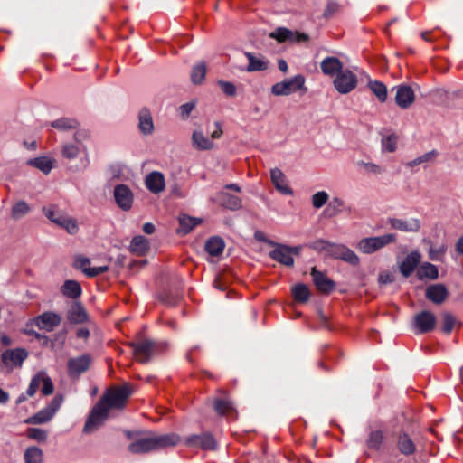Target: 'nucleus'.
I'll return each mask as SVG.
<instances>
[{"instance_id":"nucleus-1","label":"nucleus","mask_w":463,"mask_h":463,"mask_svg":"<svg viewBox=\"0 0 463 463\" xmlns=\"http://www.w3.org/2000/svg\"><path fill=\"white\" fill-rule=\"evenodd\" d=\"M181 441L175 433L155 434L140 438L128 445V451L133 454H146L176 446Z\"/></svg>"},{"instance_id":"nucleus-2","label":"nucleus","mask_w":463,"mask_h":463,"mask_svg":"<svg viewBox=\"0 0 463 463\" xmlns=\"http://www.w3.org/2000/svg\"><path fill=\"white\" fill-rule=\"evenodd\" d=\"M133 390L131 386L128 383H125L123 385L107 390L99 402L102 403V405H104L108 411L110 409L122 410L125 408L127 402Z\"/></svg>"},{"instance_id":"nucleus-3","label":"nucleus","mask_w":463,"mask_h":463,"mask_svg":"<svg viewBox=\"0 0 463 463\" xmlns=\"http://www.w3.org/2000/svg\"><path fill=\"white\" fill-rule=\"evenodd\" d=\"M322 252L326 256L341 259L353 265L359 262L357 255L347 247L320 240V253Z\"/></svg>"},{"instance_id":"nucleus-4","label":"nucleus","mask_w":463,"mask_h":463,"mask_svg":"<svg viewBox=\"0 0 463 463\" xmlns=\"http://www.w3.org/2000/svg\"><path fill=\"white\" fill-rule=\"evenodd\" d=\"M393 449L404 457H411L417 452V443L412 435L400 430L392 434Z\"/></svg>"},{"instance_id":"nucleus-5","label":"nucleus","mask_w":463,"mask_h":463,"mask_svg":"<svg viewBox=\"0 0 463 463\" xmlns=\"http://www.w3.org/2000/svg\"><path fill=\"white\" fill-rule=\"evenodd\" d=\"M396 235L395 234H384L378 237H368L362 239L358 243L356 248L363 253L372 254L383 247L395 242Z\"/></svg>"},{"instance_id":"nucleus-6","label":"nucleus","mask_w":463,"mask_h":463,"mask_svg":"<svg viewBox=\"0 0 463 463\" xmlns=\"http://www.w3.org/2000/svg\"><path fill=\"white\" fill-rule=\"evenodd\" d=\"M270 244L275 247L269 254L273 260L287 267H292L294 265L293 257L299 254V247H290L273 241H270Z\"/></svg>"},{"instance_id":"nucleus-7","label":"nucleus","mask_w":463,"mask_h":463,"mask_svg":"<svg viewBox=\"0 0 463 463\" xmlns=\"http://www.w3.org/2000/svg\"><path fill=\"white\" fill-rule=\"evenodd\" d=\"M129 346L133 349L134 355L141 364H147L158 350V344L151 339L131 342Z\"/></svg>"},{"instance_id":"nucleus-8","label":"nucleus","mask_w":463,"mask_h":463,"mask_svg":"<svg viewBox=\"0 0 463 463\" xmlns=\"http://www.w3.org/2000/svg\"><path fill=\"white\" fill-rule=\"evenodd\" d=\"M109 418V411L98 402L92 408L83 427L84 433H92L104 424Z\"/></svg>"},{"instance_id":"nucleus-9","label":"nucleus","mask_w":463,"mask_h":463,"mask_svg":"<svg viewBox=\"0 0 463 463\" xmlns=\"http://www.w3.org/2000/svg\"><path fill=\"white\" fill-rule=\"evenodd\" d=\"M305 83V78L298 74L290 79H286L271 87V93L275 96H288L301 90Z\"/></svg>"},{"instance_id":"nucleus-10","label":"nucleus","mask_w":463,"mask_h":463,"mask_svg":"<svg viewBox=\"0 0 463 463\" xmlns=\"http://www.w3.org/2000/svg\"><path fill=\"white\" fill-rule=\"evenodd\" d=\"M358 84L357 76L350 70H342L334 78L333 85L340 94H348L352 92Z\"/></svg>"},{"instance_id":"nucleus-11","label":"nucleus","mask_w":463,"mask_h":463,"mask_svg":"<svg viewBox=\"0 0 463 463\" xmlns=\"http://www.w3.org/2000/svg\"><path fill=\"white\" fill-rule=\"evenodd\" d=\"M92 364V357L89 354L71 357L67 362V373L71 379H78L86 373Z\"/></svg>"},{"instance_id":"nucleus-12","label":"nucleus","mask_w":463,"mask_h":463,"mask_svg":"<svg viewBox=\"0 0 463 463\" xmlns=\"http://www.w3.org/2000/svg\"><path fill=\"white\" fill-rule=\"evenodd\" d=\"M269 37L276 40L279 43H299L308 40V36L306 33L294 32L286 27H277L274 31L269 33Z\"/></svg>"},{"instance_id":"nucleus-13","label":"nucleus","mask_w":463,"mask_h":463,"mask_svg":"<svg viewBox=\"0 0 463 463\" xmlns=\"http://www.w3.org/2000/svg\"><path fill=\"white\" fill-rule=\"evenodd\" d=\"M185 445L190 448L202 449L203 450H215L217 442L210 432L194 434L186 438Z\"/></svg>"},{"instance_id":"nucleus-14","label":"nucleus","mask_w":463,"mask_h":463,"mask_svg":"<svg viewBox=\"0 0 463 463\" xmlns=\"http://www.w3.org/2000/svg\"><path fill=\"white\" fill-rule=\"evenodd\" d=\"M61 317L55 312L46 311L35 317L32 323L34 324L39 329L47 332H52L56 326L61 324Z\"/></svg>"},{"instance_id":"nucleus-15","label":"nucleus","mask_w":463,"mask_h":463,"mask_svg":"<svg viewBox=\"0 0 463 463\" xmlns=\"http://www.w3.org/2000/svg\"><path fill=\"white\" fill-rule=\"evenodd\" d=\"M114 198L118 206L123 211H128L133 203V194L126 184H118L114 188Z\"/></svg>"},{"instance_id":"nucleus-16","label":"nucleus","mask_w":463,"mask_h":463,"mask_svg":"<svg viewBox=\"0 0 463 463\" xmlns=\"http://www.w3.org/2000/svg\"><path fill=\"white\" fill-rule=\"evenodd\" d=\"M417 332L424 334L433 330L436 325V317L430 311H422L414 317Z\"/></svg>"},{"instance_id":"nucleus-17","label":"nucleus","mask_w":463,"mask_h":463,"mask_svg":"<svg viewBox=\"0 0 463 463\" xmlns=\"http://www.w3.org/2000/svg\"><path fill=\"white\" fill-rule=\"evenodd\" d=\"M415 99L413 90L407 85H400L396 87V104L402 109H408Z\"/></svg>"},{"instance_id":"nucleus-18","label":"nucleus","mask_w":463,"mask_h":463,"mask_svg":"<svg viewBox=\"0 0 463 463\" xmlns=\"http://www.w3.org/2000/svg\"><path fill=\"white\" fill-rule=\"evenodd\" d=\"M28 353L23 348H16L13 350L5 351L1 359L4 364L6 366L15 365L21 366L23 362L27 358Z\"/></svg>"},{"instance_id":"nucleus-19","label":"nucleus","mask_w":463,"mask_h":463,"mask_svg":"<svg viewBox=\"0 0 463 463\" xmlns=\"http://www.w3.org/2000/svg\"><path fill=\"white\" fill-rule=\"evenodd\" d=\"M425 296L432 303L440 305L448 298L449 292L443 284H434L427 287Z\"/></svg>"},{"instance_id":"nucleus-20","label":"nucleus","mask_w":463,"mask_h":463,"mask_svg":"<svg viewBox=\"0 0 463 463\" xmlns=\"http://www.w3.org/2000/svg\"><path fill=\"white\" fill-rule=\"evenodd\" d=\"M67 319L71 324H83L88 321V313L80 302L73 303L67 312Z\"/></svg>"},{"instance_id":"nucleus-21","label":"nucleus","mask_w":463,"mask_h":463,"mask_svg":"<svg viewBox=\"0 0 463 463\" xmlns=\"http://www.w3.org/2000/svg\"><path fill=\"white\" fill-rule=\"evenodd\" d=\"M421 256L419 251L414 250L406 256L400 264V271L404 278L410 277L420 262Z\"/></svg>"},{"instance_id":"nucleus-22","label":"nucleus","mask_w":463,"mask_h":463,"mask_svg":"<svg viewBox=\"0 0 463 463\" xmlns=\"http://www.w3.org/2000/svg\"><path fill=\"white\" fill-rule=\"evenodd\" d=\"M270 179L275 188L282 194L291 195L292 189L288 185L286 176L279 168L270 170Z\"/></svg>"},{"instance_id":"nucleus-23","label":"nucleus","mask_w":463,"mask_h":463,"mask_svg":"<svg viewBox=\"0 0 463 463\" xmlns=\"http://www.w3.org/2000/svg\"><path fill=\"white\" fill-rule=\"evenodd\" d=\"M320 68L325 75L335 78L343 70V63L336 57H326L320 62Z\"/></svg>"},{"instance_id":"nucleus-24","label":"nucleus","mask_w":463,"mask_h":463,"mask_svg":"<svg viewBox=\"0 0 463 463\" xmlns=\"http://www.w3.org/2000/svg\"><path fill=\"white\" fill-rule=\"evenodd\" d=\"M146 185L147 189L154 194L162 192L165 185L163 174L157 171L148 174L146 177Z\"/></svg>"},{"instance_id":"nucleus-25","label":"nucleus","mask_w":463,"mask_h":463,"mask_svg":"<svg viewBox=\"0 0 463 463\" xmlns=\"http://www.w3.org/2000/svg\"><path fill=\"white\" fill-rule=\"evenodd\" d=\"M138 128L143 135H150L154 131V122L148 109L143 108L138 113Z\"/></svg>"},{"instance_id":"nucleus-26","label":"nucleus","mask_w":463,"mask_h":463,"mask_svg":"<svg viewBox=\"0 0 463 463\" xmlns=\"http://www.w3.org/2000/svg\"><path fill=\"white\" fill-rule=\"evenodd\" d=\"M389 223L391 224L392 228L402 232H416L420 228V222L418 219L404 221L402 219L391 218L389 220Z\"/></svg>"},{"instance_id":"nucleus-27","label":"nucleus","mask_w":463,"mask_h":463,"mask_svg":"<svg viewBox=\"0 0 463 463\" xmlns=\"http://www.w3.org/2000/svg\"><path fill=\"white\" fill-rule=\"evenodd\" d=\"M245 56L249 61L248 71H263L269 68V61L264 59L261 54L256 56L252 52H246Z\"/></svg>"},{"instance_id":"nucleus-28","label":"nucleus","mask_w":463,"mask_h":463,"mask_svg":"<svg viewBox=\"0 0 463 463\" xmlns=\"http://www.w3.org/2000/svg\"><path fill=\"white\" fill-rule=\"evenodd\" d=\"M179 227L176 229V233L179 235H186L192 230L202 222V219L193 218L188 215L183 214L178 219Z\"/></svg>"},{"instance_id":"nucleus-29","label":"nucleus","mask_w":463,"mask_h":463,"mask_svg":"<svg viewBox=\"0 0 463 463\" xmlns=\"http://www.w3.org/2000/svg\"><path fill=\"white\" fill-rule=\"evenodd\" d=\"M224 247V241L221 237L213 236L206 241L204 250L209 255L217 257L223 252Z\"/></svg>"},{"instance_id":"nucleus-30","label":"nucleus","mask_w":463,"mask_h":463,"mask_svg":"<svg viewBox=\"0 0 463 463\" xmlns=\"http://www.w3.org/2000/svg\"><path fill=\"white\" fill-rule=\"evenodd\" d=\"M291 294L295 302L299 304L307 303L310 298V289L304 283H298L291 288Z\"/></svg>"},{"instance_id":"nucleus-31","label":"nucleus","mask_w":463,"mask_h":463,"mask_svg":"<svg viewBox=\"0 0 463 463\" xmlns=\"http://www.w3.org/2000/svg\"><path fill=\"white\" fill-rule=\"evenodd\" d=\"M149 250L148 240L142 236L137 235L133 237L130 241L129 250L138 256L145 255Z\"/></svg>"},{"instance_id":"nucleus-32","label":"nucleus","mask_w":463,"mask_h":463,"mask_svg":"<svg viewBox=\"0 0 463 463\" xmlns=\"http://www.w3.org/2000/svg\"><path fill=\"white\" fill-rule=\"evenodd\" d=\"M26 165L37 168L44 175H48L53 168V161L47 156L28 159Z\"/></svg>"},{"instance_id":"nucleus-33","label":"nucleus","mask_w":463,"mask_h":463,"mask_svg":"<svg viewBox=\"0 0 463 463\" xmlns=\"http://www.w3.org/2000/svg\"><path fill=\"white\" fill-rule=\"evenodd\" d=\"M61 291L63 296L73 299L78 298L82 293L80 284L78 281L71 279H68L64 282Z\"/></svg>"},{"instance_id":"nucleus-34","label":"nucleus","mask_w":463,"mask_h":463,"mask_svg":"<svg viewBox=\"0 0 463 463\" xmlns=\"http://www.w3.org/2000/svg\"><path fill=\"white\" fill-rule=\"evenodd\" d=\"M343 13V7L335 1H327L323 10L322 16L320 18L325 21H330L336 19Z\"/></svg>"},{"instance_id":"nucleus-35","label":"nucleus","mask_w":463,"mask_h":463,"mask_svg":"<svg viewBox=\"0 0 463 463\" xmlns=\"http://www.w3.org/2000/svg\"><path fill=\"white\" fill-rule=\"evenodd\" d=\"M42 211L43 214L46 216V218L52 222L55 223L57 226L60 225L63 217L66 215V213L63 211L60 210L58 206L55 204L43 206Z\"/></svg>"},{"instance_id":"nucleus-36","label":"nucleus","mask_w":463,"mask_h":463,"mask_svg":"<svg viewBox=\"0 0 463 463\" xmlns=\"http://www.w3.org/2000/svg\"><path fill=\"white\" fill-rule=\"evenodd\" d=\"M192 142L193 146L198 150H210L213 146V141L206 137L200 130L193 132Z\"/></svg>"},{"instance_id":"nucleus-37","label":"nucleus","mask_w":463,"mask_h":463,"mask_svg":"<svg viewBox=\"0 0 463 463\" xmlns=\"http://www.w3.org/2000/svg\"><path fill=\"white\" fill-rule=\"evenodd\" d=\"M218 198L222 206L230 210H238L241 207V200L236 195H232L227 192H220Z\"/></svg>"},{"instance_id":"nucleus-38","label":"nucleus","mask_w":463,"mask_h":463,"mask_svg":"<svg viewBox=\"0 0 463 463\" xmlns=\"http://www.w3.org/2000/svg\"><path fill=\"white\" fill-rule=\"evenodd\" d=\"M51 126L61 131H68L71 129H77L80 127V123L74 118L63 117L51 122Z\"/></svg>"},{"instance_id":"nucleus-39","label":"nucleus","mask_w":463,"mask_h":463,"mask_svg":"<svg viewBox=\"0 0 463 463\" xmlns=\"http://www.w3.org/2000/svg\"><path fill=\"white\" fill-rule=\"evenodd\" d=\"M24 458L25 463H43V452L40 448L31 446L25 449Z\"/></svg>"},{"instance_id":"nucleus-40","label":"nucleus","mask_w":463,"mask_h":463,"mask_svg":"<svg viewBox=\"0 0 463 463\" xmlns=\"http://www.w3.org/2000/svg\"><path fill=\"white\" fill-rule=\"evenodd\" d=\"M205 75L206 64L204 61H200L192 68L190 75L191 81L195 85L201 84L204 80Z\"/></svg>"},{"instance_id":"nucleus-41","label":"nucleus","mask_w":463,"mask_h":463,"mask_svg":"<svg viewBox=\"0 0 463 463\" xmlns=\"http://www.w3.org/2000/svg\"><path fill=\"white\" fill-rule=\"evenodd\" d=\"M417 274H418L419 279H436L439 277V270L435 265H433L430 262H425L420 267Z\"/></svg>"},{"instance_id":"nucleus-42","label":"nucleus","mask_w":463,"mask_h":463,"mask_svg":"<svg viewBox=\"0 0 463 463\" xmlns=\"http://www.w3.org/2000/svg\"><path fill=\"white\" fill-rule=\"evenodd\" d=\"M368 88L376 96L380 102H385L387 99V88L379 80H369Z\"/></svg>"},{"instance_id":"nucleus-43","label":"nucleus","mask_w":463,"mask_h":463,"mask_svg":"<svg viewBox=\"0 0 463 463\" xmlns=\"http://www.w3.org/2000/svg\"><path fill=\"white\" fill-rule=\"evenodd\" d=\"M213 409L221 416L228 415L233 411V404L230 400L216 398L213 401Z\"/></svg>"},{"instance_id":"nucleus-44","label":"nucleus","mask_w":463,"mask_h":463,"mask_svg":"<svg viewBox=\"0 0 463 463\" xmlns=\"http://www.w3.org/2000/svg\"><path fill=\"white\" fill-rule=\"evenodd\" d=\"M343 206V201L338 198H335L325 207L322 216L324 218H332L342 211Z\"/></svg>"},{"instance_id":"nucleus-45","label":"nucleus","mask_w":463,"mask_h":463,"mask_svg":"<svg viewBox=\"0 0 463 463\" xmlns=\"http://www.w3.org/2000/svg\"><path fill=\"white\" fill-rule=\"evenodd\" d=\"M30 211V205L25 201L20 200L13 205L11 216L14 220H19L29 213Z\"/></svg>"},{"instance_id":"nucleus-46","label":"nucleus","mask_w":463,"mask_h":463,"mask_svg":"<svg viewBox=\"0 0 463 463\" xmlns=\"http://www.w3.org/2000/svg\"><path fill=\"white\" fill-rule=\"evenodd\" d=\"M52 418V413H50L45 408L39 411L34 415L27 418L25 420V423L27 424H43L51 420Z\"/></svg>"},{"instance_id":"nucleus-47","label":"nucleus","mask_w":463,"mask_h":463,"mask_svg":"<svg viewBox=\"0 0 463 463\" xmlns=\"http://www.w3.org/2000/svg\"><path fill=\"white\" fill-rule=\"evenodd\" d=\"M158 299L166 306H175L179 299V295L165 288L158 294Z\"/></svg>"},{"instance_id":"nucleus-48","label":"nucleus","mask_w":463,"mask_h":463,"mask_svg":"<svg viewBox=\"0 0 463 463\" xmlns=\"http://www.w3.org/2000/svg\"><path fill=\"white\" fill-rule=\"evenodd\" d=\"M59 227L64 229L69 234L71 235L76 234L79 231L77 221L72 217H69L67 214L63 217Z\"/></svg>"},{"instance_id":"nucleus-49","label":"nucleus","mask_w":463,"mask_h":463,"mask_svg":"<svg viewBox=\"0 0 463 463\" xmlns=\"http://www.w3.org/2000/svg\"><path fill=\"white\" fill-rule=\"evenodd\" d=\"M383 440V434L381 430L372 431L367 439V447L372 449H379Z\"/></svg>"},{"instance_id":"nucleus-50","label":"nucleus","mask_w":463,"mask_h":463,"mask_svg":"<svg viewBox=\"0 0 463 463\" xmlns=\"http://www.w3.org/2000/svg\"><path fill=\"white\" fill-rule=\"evenodd\" d=\"M335 283L320 272V294H330L335 290Z\"/></svg>"},{"instance_id":"nucleus-51","label":"nucleus","mask_w":463,"mask_h":463,"mask_svg":"<svg viewBox=\"0 0 463 463\" xmlns=\"http://www.w3.org/2000/svg\"><path fill=\"white\" fill-rule=\"evenodd\" d=\"M26 434L37 442H45L47 439V431L40 428H28Z\"/></svg>"},{"instance_id":"nucleus-52","label":"nucleus","mask_w":463,"mask_h":463,"mask_svg":"<svg viewBox=\"0 0 463 463\" xmlns=\"http://www.w3.org/2000/svg\"><path fill=\"white\" fill-rule=\"evenodd\" d=\"M80 153V147L73 144H64L61 148V155L67 159H75Z\"/></svg>"},{"instance_id":"nucleus-53","label":"nucleus","mask_w":463,"mask_h":463,"mask_svg":"<svg viewBox=\"0 0 463 463\" xmlns=\"http://www.w3.org/2000/svg\"><path fill=\"white\" fill-rule=\"evenodd\" d=\"M447 251V246L445 244L439 247H430L429 250V258L433 261H442L443 257Z\"/></svg>"},{"instance_id":"nucleus-54","label":"nucleus","mask_w":463,"mask_h":463,"mask_svg":"<svg viewBox=\"0 0 463 463\" xmlns=\"http://www.w3.org/2000/svg\"><path fill=\"white\" fill-rule=\"evenodd\" d=\"M398 137L396 135L392 134L383 138L382 146L383 150L392 153L396 150Z\"/></svg>"},{"instance_id":"nucleus-55","label":"nucleus","mask_w":463,"mask_h":463,"mask_svg":"<svg viewBox=\"0 0 463 463\" xmlns=\"http://www.w3.org/2000/svg\"><path fill=\"white\" fill-rule=\"evenodd\" d=\"M456 326V318L454 316L446 313L443 316L442 331L445 334H450Z\"/></svg>"},{"instance_id":"nucleus-56","label":"nucleus","mask_w":463,"mask_h":463,"mask_svg":"<svg viewBox=\"0 0 463 463\" xmlns=\"http://www.w3.org/2000/svg\"><path fill=\"white\" fill-rule=\"evenodd\" d=\"M42 373H37L32 378L30 384L26 390V393L29 397H33L36 393L37 390L40 387Z\"/></svg>"},{"instance_id":"nucleus-57","label":"nucleus","mask_w":463,"mask_h":463,"mask_svg":"<svg viewBox=\"0 0 463 463\" xmlns=\"http://www.w3.org/2000/svg\"><path fill=\"white\" fill-rule=\"evenodd\" d=\"M43 383L42 393L43 395H51L54 392V386L52 379L49 376L42 374L41 383Z\"/></svg>"},{"instance_id":"nucleus-58","label":"nucleus","mask_w":463,"mask_h":463,"mask_svg":"<svg viewBox=\"0 0 463 463\" xmlns=\"http://www.w3.org/2000/svg\"><path fill=\"white\" fill-rule=\"evenodd\" d=\"M63 402V397L61 395H57L55 396L52 402H50V404L48 406L45 407V409L50 412L52 413V417L54 416V414L56 413V411L59 410V408L61 407V403Z\"/></svg>"},{"instance_id":"nucleus-59","label":"nucleus","mask_w":463,"mask_h":463,"mask_svg":"<svg viewBox=\"0 0 463 463\" xmlns=\"http://www.w3.org/2000/svg\"><path fill=\"white\" fill-rule=\"evenodd\" d=\"M218 84L227 96L232 97L236 94V87L232 82L219 80Z\"/></svg>"},{"instance_id":"nucleus-60","label":"nucleus","mask_w":463,"mask_h":463,"mask_svg":"<svg viewBox=\"0 0 463 463\" xmlns=\"http://www.w3.org/2000/svg\"><path fill=\"white\" fill-rule=\"evenodd\" d=\"M90 261L87 257L79 256L75 260V267L81 269L82 272L87 275V271L90 269Z\"/></svg>"},{"instance_id":"nucleus-61","label":"nucleus","mask_w":463,"mask_h":463,"mask_svg":"<svg viewBox=\"0 0 463 463\" xmlns=\"http://www.w3.org/2000/svg\"><path fill=\"white\" fill-rule=\"evenodd\" d=\"M194 107H195V103L193 101L181 105L179 108L180 116L183 118H187L189 117L190 113L192 112V110L194 109Z\"/></svg>"},{"instance_id":"nucleus-62","label":"nucleus","mask_w":463,"mask_h":463,"mask_svg":"<svg viewBox=\"0 0 463 463\" xmlns=\"http://www.w3.org/2000/svg\"><path fill=\"white\" fill-rule=\"evenodd\" d=\"M108 269H109L108 266L93 267V268H90V269L87 271V276L90 278H94V277H97V276L108 271Z\"/></svg>"},{"instance_id":"nucleus-63","label":"nucleus","mask_w":463,"mask_h":463,"mask_svg":"<svg viewBox=\"0 0 463 463\" xmlns=\"http://www.w3.org/2000/svg\"><path fill=\"white\" fill-rule=\"evenodd\" d=\"M89 137H90V132L86 129H78L74 133V140L79 144L83 142L84 140L88 139Z\"/></svg>"},{"instance_id":"nucleus-64","label":"nucleus","mask_w":463,"mask_h":463,"mask_svg":"<svg viewBox=\"0 0 463 463\" xmlns=\"http://www.w3.org/2000/svg\"><path fill=\"white\" fill-rule=\"evenodd\" d=\"M378 279L381 284H388V283H392L393 281L394 277L390 272H383L379 275Z\"/></svg>"}]
</instances>
